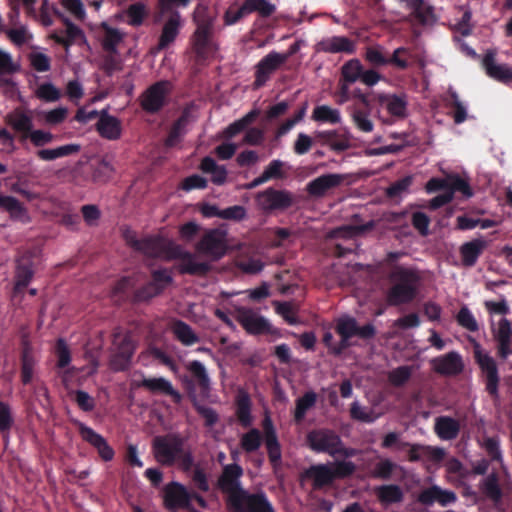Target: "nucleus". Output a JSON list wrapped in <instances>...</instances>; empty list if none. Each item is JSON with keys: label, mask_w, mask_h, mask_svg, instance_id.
<instances>
[{"label": "nucleus", "mask_w": 512, "mask_h": 512, "mask_svg": "<svg viewBox=\"0 0 512 512\" xmlns=\"http://www.w3.org/2000/svg\"><path fill=\"white\" fill-rule=\"evenodd\" d=\"M389 279L393 283L387 293V301L391 306L408 304L416 298L420 276L415 269L395 265Z\"/></svg>", "instance_id": "1"}, {"label": "nucleus", "mask_w": 512, "mask_h": 512, "mask_svg": "<svg viewBox=\"0 0 512 512\" xmlns=\"http://www.w3.org/2000/svg\"><path fill=\"white\" fill-rule=\"evenodd\" d=\"M356 465L351 461L336 460L332 463L314 464L301 473V480H311L314 490L333 485L336 479H345L353 475Z\"/></svg>", "instance_id": "2"}, {"label": "nucleus", "mask_w": 512, "mask_h": 512, "mask_svg": "<svg viewBox=\"0 0 512 512\" xmlns=\"http://www.w3.org/2000/svg\"><path fill=\"white\" fill-rule=\"evenodd\" d=\"M306 441L309 448L316 453H327L332 457L350 458L357 455V450L346 447L341 437L332 429L318 428L311 430Z\"/></svg>", "instance_id": "3"}, {"label": "nucleus", "mask_w": 512, "mask_h": 512, "mask_svg": "<svg viewBox=\"0 0 512 512\" xmlns=\"http://www.w3.org/2000/svg\"><path fill=\"white\" fill-rule=\"evenodd\" d=\"M189 472L194 466V457L186 448L185 440L178 435L162 436V466H173Z\"/></svg>", "instance_id": "4"}, {"label": "nucleus", "mask_w": 512, "mask_h": 512, "mask_svg": "<svg viewBox=\"0 0 512 512\" xmlns=\"http://www.w3.org/2000/svg\"><path fill=\"white\" fill-rule=\"evenodd\" d=\"M257 208L264 214L284 212L295 204L294 194L286 189L268 187L255 195Z\"/></svg>", "instance_id": "5"}, {"label": "nucleus", "mask_w": 512, "mask_h": 512, "mask_svg": "<svg viewBox=\"0 0 512 512\" xmlns=\"http://www.w3.org/2000/svg\"><path fill=\"white\" fill-rule=\"evenodd\" d=\"M126 244L136 252L142 254L148 266H154V262L160 257V235L138 238L134 231L126 230L123 233Z\"/></svg>", "instance_id": "6"}, {"label": "nucleus", "mask_w": 512, "mask_h": 512, "mask_svg": "<svg viewBox=\"0 0 512 512\" xmlns=\"http://www.w3.org/2000/svg\"><path fill=\"white\" fill-rule=\"evenodd\" d=\"M228 505L233 512H275L263 491L250 493L244 490L235 496Z\"/></svg>", "instance_id": "7"}, {"label": "nucleus", "mask_w": 512, "mask_h": 512, "mask_svg": "<svg viewBox=\"0 0 512 512\" xmlns=\"http://www.w3.org/2000/svg\"><path fill=\"white\" fill-rule=\"evenodd\" d=\"M474 359L485 380L486 391L490 396L497 397L500 378L495 359L482 350L479 344L474 347Z\"/></svg>", "instance_id": "8"}, {"label": "nucleus", "mask_w": 512, "mask_h": 512, "mask_svg": "<svg viewBox=\"0 0 512 512\" xmlns=\"http://www.w3.org/2000/svg\"><path fill=\"white\" fill-rule=\"evenodd\" d=\"M194 109L195 104L193 102H190L185 105L181 112V115L174 121V123L170 127L167 137L164 140H162V149L174 148L181 144L185 135L188 132V125L196 120V117L193 115Z\"/></svg>", "instance_id": "9"}, {"label": "nucleus", "mask_w": 512, "mask_h": 512, "mask_svg": "<svg viewBox=\"0 0 512 512\" xmlns=\"http://www.w3.org/2000/svg\"><path fill=\"white\" fill-rule=\"evenodd\" d=\"M227 233L220 228L207 230L196 245V249L214 259L222 258L227 252Z\"/></svg>", "instance_id": "10"}, {"label": "nucleus", "mask_w": 512, "mask_h": 512, "mask_svg": "<svg viewBox=\"0 0 512 512\" xmlns=\"http://www.w3.org/2000/svg\"><path fill=\"white\" fill-rule=\"evenodd\" d=\"M236 320L250 335L273 334L274 330L270 322L250 308L238 307Z\"/></svg>", "instance_id": "11"}, {"label": "nucleus", "mask_w": 512, "mask_h": 512, "mask_svg": "<svg viewBox=\"0 0 512 512\" xmlns=\"http://www.w3.org/2000/svg\"><path fill=\"white\" fill-rule=\"evenodd\" d=\"M242 475L243 469L239 464L232 463L223 467L222 474L218 479V486L223 493L227 494V503H230L235 496L245 490L241 486Z\"/></svg>", "instance_id": "12"}, {"label": "nucleus", "mask_w": 512, "mask_h": 512, "mask_svg": "<svg viewBox=\"0 0 512 512\" xmlns=\"http://www.w3.org/2000/svg\"><path fill=\"white\" fill-rule=\"evenodd\" d=\"M74 424L76 425L82 440L95 448L99 457L103 461L109 462L113 460L115 451L101 434L97 433L81 421L76 420L74 421Z\"/></svg>", "instance_id": "13"}, {"label": "nucleus", "mask_w": 512, "mask_h": 512, "mask_svg": "<svg viewBox=\"0 0 512 512\" xmlns=\"http://www.w3.org/2000/svg\"><path fill=\"white\" fill-rule=\"evenodd\" d=\"M284 63H286V58L282 56V53L271 51L264 56L255 67L254 88L263 87L271 75Z\"/></svg>", "instance_id": "14"}, {"label": "nucleus", "mask_w": 512, "mask_h": 512, "mask_svg": "<svg viewBox=\"0 0 512 512\" xmlns=\"http://www.w3.org/2000/svg\"><path fill=\"white\" fill-rule=\"evenodd\" d=\"M213 22L211 19H203L197 22V28L192 36L193 49L200 58H205L213 48Z\"/></svg>", "instance_id": "15"}, {"label": "nucleus", "mask_w": 512, "mask_h": 512, "mask_svg": "<svg viewBox=\"0 0 512 512\" xmlns=\"http://www.w3.org/2000/svg\"><path fill=\"white\" fill-rule=\"evenodd\" d=\"M113 345L116 347V353L113 358V366L117 370L127 369L135 348L130 335L123 334L121 331L114 332Z\"/></svg>", "instance_id": "16"}, {"label": "nucleus", "mask_w": 512, "mask_h": 512, "mask_svg": "<svg viewBox=\"0 0 512 512\" xmlns=\"http://www.w3.org/2000/svg\"><path fill=\"white\" fill-rule=\"evenodd\" d=\"M431 366L436 373L444 376L458 375L464 369L462 357L456 351L433 358Z\"/></svg>", "instance_id": "17"}, {"label": "nucleus", "mask_w": 512, "mask_h": 512, "mask_svg": "<svg viewBox=\"0 0 512 512\" xmlns=\"http://www.w3.org/2000/svg\"><path fill=\"white\" fill-rule=\"evenodd\" d=\"M316 52L343 53L352 55L356 52V42L346 36H331L323 38L315 45Z\"/></svg>", "instance_id": "18"}, {"label": "nucleus", "mask_w": 512, "mask_h": 512, "mask_svg": "<svg viewBox=\"0 0 512 512\" xmlns=\"http://www.w3.org/2000/svg\"><path fill=\"white\" fill-rule=\"evenodd\" d=\"M345 180V175L336 174V173H328L323 174L313 180H311L306 185L307 193L314 198H321L326 195V193L340 186Z\"/></svg>", "instance_id": "19"}, {"label": "nucleus", "mask_w": 512, "mask_h": 512, "mask_svg": "<svg viewBox=\"0 0 512 512\" xmlns=\"http://www.w3.org/2000/svg\"><path fill=\"white\" fill-rule=\"evenodd\" d=\"M164 504L168 509H188L191 504V493L178 482H172L165 488Z\"/></svg>", "instance_id": "20"}, {"label": "nucleus", "mask_w": 512, "mask_h": 512, "mask_svg": "<svg viewBox=\"0 0 512 512\" xmlns=\"http://www.w3.org/2000/svg\"><path fill=\"white\" fill-rule=\"evenodd\" d=\"M176 269L180 274L191 276H205L211 270L208 262L198 261L196 255L183 251L178 256Z\"/></svg>", "instance_id": "21"}, {"label": "nucleus", "mask_w": 512, "mask_h": 512, "mask_svg": "<svg viewBox=\"0 0 512 512\" xmlns=\"http://www.w3.org/2000/svg\"><path fill=\"white\" fill-rule=\"evenodd\" d=\"M457 500V495L451 490H444L437 485H432L422 490L418 495V502L424 506H432L434 503H438L445 507Z\"/></svg>", "instance_id": "22"}, {"label": "nucleus", "mask_w": 512, "mask_h": 512, "mask_svg": "<svg viewBox=\"0 0 512 512\" xmlns=\"http://www.w3.org/2000/svg\"><path fill=\"white\" fill-rule=\"evenodd\" d=\"M184 25L180 13L177 10H170L162 16V50L173 43Z\"/></svg>", "instance_id": "23"}, {"label": "nucleus", "mask_w": 512, "mask_h": 512, "mask_svg": "<svg viewBox=\"0 0 512 512\" xmlns=\"http://www.w3.org/2000/svg\"><path fill=\"white\" fill-rule=\"evenodd\" d=\"M314 139L323 146H329L335 152H343L351 147L348 133H341L338 130L315 131Z\"/></svg>", "instance_id": "24"}, {"label": "nucleus", "mask_w": 512, "mask_h": 512, "mask_svg": "<svg viewBox=\"0 0 512 512\" xmlns=\"http://www.w3.org/2000/svg\"><path fill=\"white\" fill-rule=\"evenodd\" d=\"M98 134L110 141L120 139L122 135V124L121 121L108 113V108L101 110V117L98 119L95 125Z\"/></svg>", "instance_id": "25"}, {"label": "nucleus", "mask_w": 512, "mask_h": 512, "mask_svg": "<svg viewBox=\"0 0 512 512\" xmlns=\"http://www.w3.org/2000/svg\"><path fill=\"white\" fill-rule=\"evenodd\" d=\"M493 337L497 342V354L505 360L512 354V327L508 319L502 318L496 329H493Z\"/></svg>", "instance_id": "26"}, {"label": "nucleus", "mask_w": 512, "mask_h": 512, "mask_svg": "<svg viewBox=\"0 0 512 512\" xmlns=\"http://www.w3.org/2000/svg\"><path fill=\"white\" fill-rule=\"evenodd\" d=\"M495 52L488 50L482 60V66L486 71V74L504 84L512 82V69L506 64L495 63Z\"/></svg>", "instance_id": "27"}, {"label": "nucleus", "mask_w": 512, "mask_h": 512, "mask_svg": "<svg viewBox=\"0 0 512 512\" xmlns=\"http://www.w3.org/2000/svg\"><path fill=\"white\" fill-rule=\"evenodd\" d=\"M378 102L395 118L403 119L407 116L408 102L405 95L380 94Z\"/></svg>", "instance_id": "28"}, {"label": "nucleus", "mask_w": 512, "mask_h": 512, "mask_svg": "<svg viewBox=\"0 0 512 512\" xmlns=\"http://www.w3.org/2000/svg\"><path fill=\"white\" fill-rule=\"evenodd\" d=\"M399 447H409L408 460L410 462H417L422 458V456H427L432 461L440 462L445 456L444 450L439 447L422 446L419 444L411 445L407 442L401 443Z\"/></svg>", "instance_id": "29"}, {"label": "nucleus", "mask_w": 512, "mask_h": 512, "mask_svg": "<svg viewBox=\"0 0 512 512\" xmlns=\"http://www.w3.org/2000/svg\"><path fill=\"white\" fill-rule=\"evenodd\" d=\"M33 275L34 270L31 257L26 255L21 256L17 260L14 291L16 293L22 292L30 283Z\"/></svg>", "instance_id": "30"}, {"label": "nucleus", "mask_w": 512, "mask_h": 512, "mask_svg": "<svg viewBox=\"0 0 512 512\" xmlns=\"http://www.w3.org/2000/svg\"><path fill=\"white\" fill-rule=\"evenodd\" d=\"M486 248V241L483 239H473L469 242H465L460 246V255L462 265L464 267H473L478 258Z\"/></svg>", "instance_id": "31"}, {"label": "nucleus", "mask_w": 512, "mask_h": 512, "mask_svg": "<svg viewBox=\"0 0 512 512\" xmlns=\"http://www.w3.org/2000/svg\"><path fill=\"white\" fill-rule=\"evenodd\" d=\"M101 46L105 52L118 53V46L122 43L125 34L118 28L106 22L101 23Z\"/></svg>", "instance_id": "32"}, {"label": "nucleus", "mask_w": 512, "mask_h": 512, "mask_svg": "<svg viewBox=\"0 0 512 512\" xmlns=\"http://www.w3.org/2000/svg\"><path fill=\"white\" fill-rule=\"evenodd\" d=\"M434 430L440 439L453 440L459 435L460 424L450 416H439L435 419Z\"/></svg>", "instance_id": "33"}, {"label": "nucleus", "mask_w": 512, "mask_h": 512, "mask_svg": "<svg viewBox=\"0 0 512 512\" xmlns=\"http://www.w3.org/2000/svg\"><path fill=\"white\" fill-rule=\"evenodd\" d=\"M7 125L11 126L16 132L23 133V137L27 138L32 131V117L20 109H16L5 117Z\"/></svg>", "instance_id": "34"}, {"label": "nucleus", "mask_w": 512, "mask_h": 512, "mask_svg": "<svg viewBox=\"0 0 512 512\" xmlns=\"http://www.w3.org/2000/svg\"><path fill=\"white\" fill-rule=\"evenodd\" d=\"M251 407L252 403L249 394L240 391L236 397V416L243 428H248L252 425Z\"/></svg>", "instance_id": "35"}, {"label": "nucleus", "mask_w": 512, "mask_h": 512, "mask_svg": "<svg viewBox=\"0 0 512 512\" xmlns=\"http://www.w3.org/2000/svg\"><path fill=\"white\" fill-rule=\"evenodd\" d=\"M171 330L175 338L184 346H192L200 342V337L194 332L190 325L182 320H175Z\"/></svg>", "instance_id": "36"}, {"label": "nucleus", "mask_w": 512, "mask_h": 512, "mask_svg": "<svg viewBox=\"0 0 512 512\" xmlns=\"http://www.w3.org/2000/svg\"><path fill=\"white\" fill-rule=\"evenodd\" d=\"M200 169L202 172L211 174V182L215 185H223L227 179V170L225 166L218 165L216 161L206 156L201 160Z\"/></svg>", "instance_id": "37"}, {"label": "nucleus", "mask_w": 512, "mask_h": 512, "mask_svg": "<svg viewBox=\"0 0 512 512\" xmlns=\"http://www.w3.org/2000/svg\"><path fill=\"white\" fill-rule=\"evenodd\" d=\"M187 369L196 380L200 393L207 396L211 389V381L205 366L200 361L193 360L188 364Z\"/></svg>", "instance_id": "38"}, {"label": "nucleus", "mask_w": 512, "mask_h": 512, "mask_svg": "<svg viewBox=\"0 0 512 512\" xmlns=\"http://www.w3.org/2000/svg\"><path fill=\"white\" fill-rule=\"evenodd\" d=\"M81 145L71 143L59 146L54 149H40L36 152L37 157L43 161H53L58 158L70 156L79 153Z\"/></svg>", "instance_id": "39"}, {"label": "nucleus", "mask_w": 512, "mask_h": 512, "mask_svg": "<svg viewBox=\"0 0 512 512\" xmlns=\"http://www.w3.org/2000/svg\"><path fill=\"white\" fill-rule=\"evenodd\" d=\"M141 107L148 113H155L160 110V81H156L142 94Z\"/></svg>", "instance_id": "40"}, {"label": "nucleus", "mask_w": 512, "mask_h": 512, "mask_svg": "<svg viewBox=\"0 0 512 512\" xmlns=\"http://www.w3.org/2000/svg\"><path fill=\"white\" fill-rule=\"evenodd\" d=\"M259 114L260 112L258 109H253L246 115H244L242 118L234 121L225 128L223 132L224 137L228 139L235 137L236 135L244 131L249 125L255 122Z\"/></svg>", "instance_id": "41"}, {"label": "nucleus", "mask_w": 512, "mask_h": 512, "mask_svg": "<svg viewBox=\"0 0 512 512\" xmlns=\"http://www.w3.org/2000/svg\"><path fill=\"white\" fill-rule=\"evenodd\" d=\"M243 4L248 15L256 13L262 19L271 17L277 10L276 5L268 0H244Z\"/></svg>", "instance_id": "42"}, {"label": "nucleus", "mask_w": 512, "mask_h": 512, "mask_svg": "<svg viewBox=\"0 0 512 512\" xmlns=\"http://www.w3.org/2000/svg\"><path fill=\"white\" fill-rule=\"evenodd\" d=\"M152 281L136 292L138 301H146L160 293V267H152Z\"/></svg>", "instance_id": "43"}, {"label": "nucleus", "mask_w": 512, "mask_h": 512, "mask_svg": "<svg viewBox=\"0 0 512 512\" xmlns=\"http://www.w3.org/2000/svg\"><path fill=\"white\" fill-rule=\"evenodd\" d=\"M363 65L359 59L353 58L346 61L340 69V78L346 83H355L361 79Z\"/></svg>", "instance_id": "44"}, {"label": "nucleus", "mask_w": 512, "mask_h": 512, "mask_svg": "<svg viewBox=\"0 0 512 512\" xmlns=\"http://www.w3.org/2000/svg\"><path fill=\"white\" fill-rule=\"evenodd\" d=\"M364 58L375 68L388 65V53L383 46L378 44L366 47Z\"/></svg>", "instance_id": "45"}, {"label": "nucleus", "mask_w": 512, "mask_h": 512, "mask_svg": "<svg viewBox=\"0 0 512 512\" xmlns=\"http://www.w3.org/2000/svg\"><path fill=\"white\" fill-rule=\"evenodd\" d=\"M312 119L317 122L338 124L341 122V115L338 109L328 105L316 106L312 113Z\"/></svg>", "instance_id": "46"}, {"label": "nucleus", "mask_w": 512, "mask_h": 512, "mask_svg": "<svg viewBox=\"0 0 512 512\" xmlns=\"http://www.w3.org/2000/svg\"><path fill=\"white\" fill-rule=\"evenodd\" d=\"M35 359L31 348L25 346L21 353V381L24 385L32 381Z\"/></svg>", "instance_id": "47"}, {"label": "nucleus", "mask_w": 512, "mask_h": 512, "mask_svg": "<svg viewBox=\"0 0 512 512\" xmlns=\"http://www.w3.org/2000/svg\"><path fill=\"white\" fill-rule=\"evenodd\" d=\"M317 401V395L313 391L306 392L302 397L296 400L294 411V420L301 422L309 409H311Z\"/></svg>", "instance_id": "48"}, {"label": "nucleus", "mask_w": 512, "mask_h": 512, "mask_svg": "<svg viewBox=\"0 0 512 512\" xmlns=\"http://www.w3.org/2000/svg\"><path fill=\"white\" fill-rule=\"evenodd\" d=\"M262 441L261 432L257 428H251L241 436L240 446L246 453H253L260 448Z\"/></svg>", "instance_id": "49"}, {"label": "nucleus", "mask_w": 512, "mask_h": 512, "mask_svg": "<svg viewBox=\"0 0 512 512\" xmlns=\"http://www.w3.org/2000/svg\"><path fill=\"white\" fill-rule=\"evenodd\" d=\"M378 498L383 503H398L403 499V492L398 485H383L378 488Z\"/></svg>", "instance_id": "50"}, {"label": "nucleus", "mask_w": 512, "mask_h": 512, "mask_svg": "<svg viewBox=\"0 0 512 512\" xmlns=\"http://www.w3.org/2000/svg\"><path fill=\"white\" fill-rule=\"evenodd\" d=\"M265 440V446L267 449V454L269 461L274 469H277L282 460V451H281V445L278 441L277 436H273L271 433L269 435L268 439Z\"/></svg>", "instance_id": "51"}, {"label": "nucleus", "mask_w": 512, "mask_h": 512, "mask_svg": "<svg viewBox=\"0 0 512 512\" xmlns=\"http://www.w3.org/2000/svg\"><path fill=\"white\" fill-rule=\"evenodd\" d=\"M0 207L4 208L15 219H20L26 214V209L22 203L12 196L0 195Z\"/></svg>", "instance_id": "52"}, {"label": "nucleus", "mask_w": 512, "mask_h": 512, "mask_svg": "<svg viewBox=\"0 0 512 512\" xmlns=\"http://www.w3.org/2000/svg\"><path fill=\"white\" fill-rule=\"evenodd\" d=\"M14 424L10 406L0 401V432L4 441L7 443L9 439V433Z\"/></svg>", "instance_id": "53"}, {"label": "nucleus", "mask_w": 512, "mask_h": 512, "mask_svg": "<svg viewBox=\"0 0 512 512\" xmlns=\"http://www.w3.org/2000/svg\"><path fill=\"white\" fill-rule=\"evenodd\" d=\"M448 180V191H451L452 197L454 196L455 192H460L465 198H470L473 196V191L469 182L460 177L458 174L449 175Z\"/></svg>", "instance_id": "54"}, {"label": "nucleus", "mask_w": 512, "mask_h": 512, "mask_svg": "<svg viewBox=\"0 0 512 512\" xmlns=\"http://www.w3.org/2000/svg\"><path fill=\"white\" fill-rule=\"evenodd\" d=\"M100 68L109 77H111L114 73L121 71L123 64L118 56V53L106 52V54L102 57Z\"/></svg>", "instance_id": "55"}, {"label": "nucleus", "mask_w": 512, "mask_h": 512, "mask_svg": "<svg viewBox=\"0 0 512 512\" xmlns=\"http://www.w3.org/2000/svg\"><path fill=\"white\" fill-rule=\"evenodd\" d=\"M448 106L453 109L452 116L456 124H461L467 119L466 107L460 101L458 94L455 91L449 92Z\"/></svg>", "instance_id": "56"}, {"label": "nucleus", "mask_w": 512, "mask_h": 512, "mask_svg": "<svg viewBox=\"0 0 512 512\" xmlns=\"http://www.w3.org/2000/svg\"><path fill=\"white\" fill-rule=\"evenodd\" d=\"M357 321L352 317L341 318L336 325V332L343 338V342L356 336Z\"/></svg>", "instance_id": "57"}, {"label": "nucleus", "mask_w": 512, "mask_h": 512, "mask_svg": "<svg viewBox=\"0 0 512 512\" xmlns=\"http://www.w3.org/2000/svg\"><path fill=\"white\" fill-rule=\"evenodd\" d=\"M397 468V464L390 459H381L374 465L372 476L377 479L389 480Z\"/></svg>", "instance_id": "58"}, {"label": "nucleus", "mask_w": 512, "mask_h": 512, "mask_svg": "<svg viewBox=\"0 0 512 512\" xmlns=\"http://www.w3.org/2000/svg\"><path fill=\"white\" fill-rule=\"evenodd\" d=\"M457 323L470 332H476L479 329L478 323L467 306L460 308L456 315Z\"/></svg>", "instance_id": "59"}, {"label": "nucleus", "mask_w": 512, "mask_h": 512, "mask_svg": "<svg viewBox=\"0 0 512 512\" xmlns=\"http://www.w3.org/2000/svg\"><path fill=\"white\" fill-rule=\"evenodd\" d=\"M55 354L57 357L56 366L60 369L68 367L71 363V351L64 339L59 338L56 341Z\"/></svg>", "instance_id": "60"}, {"label": "nucleus", "mask_w": 512, "mask_h": 512, "mask_svg": "<svg viewBox=\"0 0 512 512\" xmlns=\"http://www.w3.org/2000/svg\"><path fill=\"white\" fill-rule=\"evenodd\" d=\"M408 55V48L398 47L391 55L388 54V65H392L399 70H406L409 67Z\"/></svg>", "instance_id": "61"}, {"label": "nucleus", "mask_w": 512, "mask_h": 512, "mask_svg": "<svg viewBox=\"0 0 512 512\" xmlns=\"http://www.w3.org/2000/svg\"><path fill=\"white\" fill-rule=\"evenodd\" d=\"M350 416L352 419L364 423H373L376 420L371 409L362 407L357 401H354L350 407Z\"/></svg>", "instance_id": "62"}, {"label": "nucleus", "mask_w": 512, "mask_h": 512, "mask_svg": "<svg viewBox=\"0 0 512 512\" xmlns=\"http://www.w3.org/2000/svg\"><path fill=\"white\" fill-rule=\"evenodd\" d=\"M472 12L470 9H465L462 17L455 23L452 29L464 37L470 36L473 32L474 25L472 24Z\"/></svg>", "instance_id": "63"}, {"label": "nucleus", "mask_w": 512, "mask_h": 512, "mask_svg": "<svg viewBox=\"0 0 512 512\" xmlns=\"http://www.w3.org/2000/svg\"><path fill=\"white\" fill-rule=\"evenodd\" d=\"M285 163L279 159L272 160L262 172L263 176L267 181L272 179H283L285 178V172L283 171Z\"/></svg>", "instance_id": "64"}]
</instances>
